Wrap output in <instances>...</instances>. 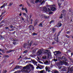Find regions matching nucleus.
I'll return each instance as SVG.
<instances>
[{"label":"nucleus","instance_id":"nucleus-1","mask_svg":"<svg viewBox=\"0 0 73 73\" xmlns=\"http://www.w3.org/2000/svg\"><path fill=\"white\" fill-rule=\"evenodd\" d=\"M30 68H31V69L34 70V67L32 65L30 64L29 65H27L26 66L24 67L22 69V72H25L26 73H29L30 70H31Z\"/></svg>","mask_w":73,"mask_h":73},{"label":"nucleus","instance_id":"nucleus-2","mask_svg":"<svg viewBox=\"0 0 73 73\" xmlns=\"http://www.w3.org/2000/svg\"><path fill=\"white\" fill-rule=\"evenodd\" d=\"M42 53H45V54H47L48 55H49V50H44L42 49H41L38 50L37 53V55L39 56L41 55Z\"/></svg>","mask_w":73,"mask_h":73},{"label":"nucleus","instance_id":"nucleus-3","mask_svg":"<svg viewBox=\"0 0 73 73\" xmlns=\"http://www.w3.org/2000/svg\"><path fill=\"white\" fill-rule=\"evenodd\" d=\"M33 41H31L29 44L27 43H25L23 45L24 48H28V47H30V46H31V45H32V44H33Z\"/></svg>","mask_w":73,"mask_h":73},{"label":"nucleus","instance_id":"nucleus-4","mask_svg":"<svg viewBox=\"0 0 73 73\" xmlns=\"http://www.w3.org/2000/svg\"><path fill=\"white\" fill-rule=\"evenodd\" d=\"M54 54L55 56H60V55L61 54V52L60 50L56 51L54 52Z\"/></svg>","mask_w":73,"mask_h":73},{"label":"nucleus","instance_id":"nucleus-5","mask_svg":"<svg viewBox=\"0 0 73 73\" xmlns=\"http://www.w3.org/2000/svg\"><path fill=\"white\" fill-rule=\"evenodd\" d=\"M36 3H40L41 5L45 3V1H43L42 0H36Z\"/></svg>","mask_w":73,"mask_h":73},{"label":"nucleus","instance_id":"nucleus-6","mask_svg":"<svg viewBox=\"0 0 73 73\" xmlns=\"http://www.w3.org/2000/svg\"><path fill=\"white\" fill-rule=\"evenodd\" d=\"M62 60L63 61V62H65L67 61V58H66V57L63 56L62 58Z\"/></svg>","mask_w":73,"mask_h":73},{"label":"nucleus","instance_id":"nucleus-7","mask_svg":"<svg viewBox=\"0 0 73 73\" xmlns=\"http://www.w3.org/2000/svg\"><path fill=\"white\" fill-rule=\"evenodd\" d=\"M29 28L30 29V31H31L32 29H33V30H34L35 29V28H34V27H33L32 25H31L29 27Z\"/></svg>","mask_w":73,"mask_h":73},{"label":"nucleus","instance_id":"nucleus-8","mask_svg":"<svg viewBox=\"0 0 73 73\" xmlns=\"http://www.w3.org/2000/svg\"><path fill=\"white\" fill-rule=\"evenodd\" d=\"M20 68H23L24 67H22V66H17L15 68H14V69L15 70L16 69H20Z\"/></svg>","mask_w":73,"mask_h":73},{"label":"nucleus","instance_id":"nucleus-9","mask_svg":"<svg viewBox=\"0 0 73 73\" xmlns=\"http://www.w3.org/2000/svg\"><path fill=\"white\" fill-rule=\"evenodd\" d=\"M69 73H72L73 72V66L71 67L70 70L68 71Z\"/></svg>","mask_w":73,"mask_h":73},{"label":"nucleus","instance_id":"nucleus-10","mask_svg":"<svg viewBox=\"0 0 73 73\" xmlns=\"http://www.w3.org/2000/svg\"><path fill=\"white\" fill-rule=\"evenodd\" d=\"M31 61H32V62H33V64H34V65H37V62H36V61H35L34 60L31 59Z\"/></svg>","mask_w":73,"mask_h":73},{"label":"nucleus","instance_id":"nucleus-11","mask_svg":"<svg viewBox=\"0 0 73 73\" xmlns=\"http://www.w3.org/2000/svg\"><path fill=\"white\" fill-rule=\"evenodd\" d=\"M61 70L62 71H66V68L65 67H62L61 68Z\"/></svg>","mask_w":73,"mask_h":73},{"label":"nucleus","instance_id":"nucleus-12","mask_svg":"<svg viewBox=\"0 0 73 73\" xmlns=\"http://www.w3.org/2000/svg\"><path fill=\"white\" fill-rule=\"evenodd\" d=\"M58 24L57 25V27H61V26L62 25V24L61 23H60L59 22L58 23Z\"/></svg>","mask_w":73,"mask_h":73},{"label":"nucleus","instance_id":"nucleus-13","mask_svg":"<svg viewBox=\"0 0 73 73\" xmlns=\"http://www.w3.org/2000/svg\"><path fill=\"white\" fill-rule=\"evenodd\" d=\"M44 64H45V65H49V61L46 60V61L44 62Z\"/></svg>","mask_w":73,"mask_h":73},{"label":"nucleus","instance_id":"nucleus-14","mask_svg":"<svg viewBox=\"0 0 73 73\" xmlns=\"http://www.w3.org/2000/svg\"><path fill=\"white\" fill-rule=\"evenodd\" d=\"M37 23H38V20H36L35 21L34 24V27H35L36 26V25L37 24Z\"/></svg>","mask_w":73,"mask_h":73},{"label":"nucleus","instance_id":"nucleus-15","mask_svg":"<svg viewBox=\"0 0 73 73\" xmlns=\"http://www.w3.org/2000/svg\"><path fill=\"white\" fill-rule=\"evenodd\" d=\"M5 36L3 35V36H2L1 35V38L0 39L1 40H3V39L5 38Z\"/></svg>","mask_w":73,"mask_h":73},{"label":"nucleus","instance_id":"nucleus-16","mask_svg":"<svg viewBox=\"0 0 73 73\" xmlns=\"http://www.w3.org/2000/svg\"><path fill=\"white\" fill-rule=\"evenodd\" d=\"M51 9L52 11H56V8H55V7H52L51 8Z\"/></svg>","mask_w":73,"mask_h":73},{"label":"nucleus","instance_id":"nucleus-17","mask_svg":"<svg viewBox=\"0 0 73 73\" xmlns=\"http://www.w3.org/2000/svg\"><path fill=\"white\" fill-rule=\"evenodd\" d=\"M44 23V21H43L38 25V26L39 27H43V26H42V23Z\"/></svg>","mask_w":73,"mask_h":73},{"label":"nucleus","instance_id":"nucleus-18","mask_svg":"<svg viewBox=\"0 0 73 73\" xmlns=\"http://www.w3.org/2000/svg\"><path fill=\"white\" fill-rule=\"evenodd\" d=\"M23 16H24L26 17H27V18H28V15H27L25 13H23Z\"/></svg>","mask_w":73,"mask_h":73},{"label":"nucleus","instance_id":"nucleus-19","mask_svg":"<svg viewBox=\"0 0 73 73\" xmlns=\"http://www.w3.org/2000/svg\"><path fill=\"white\" fill-rule=\"evenodd\" d=\"M43 10L44 11H45V12H47V11H48V9H47V8H46V7H44L43 8Z\"/></svg>","mask_w":73,"mask_h":73},{"label":"nucleus","instance_id":"nucleus-20","mask_svg":"<svg viewBox=\"0 0 73 73\" xmlns=\"http://www.w3.org/2000/svg\"><path fill=\"white\" fill-rule=\"evenodd\" d=\"M55 40H56V42H58V37H56V38H54Z\"/></svg>","mask_w":73,"mask_h":73},{"label":"nucleus","instance_id":"nucleus-21","mask_svg":"<svg viewBox=\"0 0 73 73\" xmlns=\"http://www.w3.org/2000/svg\"><path fill=\"white\" fill-rule=\"evenodd\" d=\"M36 50H37V48H34L33 50V53H35L36 51Z\"/></svg>","mask_w":73,"mask_h":73},{"label":"nucleus","instance_id":"nucleus-22","mask_svg":"<svg viewBox=\"0 0 73 73\" xmlns=\"http://www.w3.org/2000/svg\"><path fill=\"white\" fill-rule=\"evenodd\" d=\"M63 62L64 63L65 65H67V66H68V63H67V62H66V61L64 62Z\"/></svg>","mask_w":73,"mask_h":73},{"label":"nucleus","instance_id":"nucleus-23","mask_svg":"<svg viewBox=\"0 0 73 73\" xmlns=\"http://www.w3.org/2000/svg\"><path fill=\"white\" fill-rule=\"evenodd\" d=\"M0 51L2 52L3 53H5L4 52V50L3 49H1V48H0Z\"/></svg>","mask_w":73,"mask_h":73},{"label":"nucleus","instance_id":"nucleus-24","mask_svg":"<svg viewBox=\"0 0 73 73\" xmlns=\"http://www.w3.org/2000/svg\"><path fill=\"white\" fill-rule=\"evenodd\" d=\"M13 51H14V50H9L7 51V53H9L10 52H13Z\"/></svg>","mask_w":73,"mask_h":73},{"label":"nucleus","instance_id":"nucleus-25","mask_svg":"<svg viewBox=\"0 0 73 73\" xmlns=\"http://www.w3.org/2000/svg\"><path fill=\"white\" fill-rule=\"evenodd\" d=\"M66 11L65 10H62V13H66Z\"/></svg>","mask_w":73,"mask_h":73},{"label":"nucleus","instance_id":"nucleus-26","mask_svg":"<svg viewBox=\"0 0 73 73\" xmlns=\"http://www.w3.org/2000/svg\"><path fill=\"white\" fill-rule=\"evenodd\" d=\"M12 5H13V3L11 2L10 3L9 5L8 6H10V7H11V6H12Z\"/></svg>","mask_w":73,"mask_h":73},{"label":"nucleus","instance_id":"nucleus-27","mask_svg":"<svg viewBox=\"0 0 73 73\" xmlns=\"http://www.w3.org/2000/svg\"><path fill=\"white\" fill-rule=\"evenodd\" d=\"M52 31L53 33H54L55 32V31H56V29L55 28H53L52 29Z\"/></svg>","mask_w":73,"mask_h":73},{"label":"nucleus","instance_id":"nucleus-28","mask_svg":"<svg viewBox=\"0 0 73 73\" xmlns=\"http://www.w3.org/2000/svg\"><path fill=\"white\" fill-rule=\"evenodd\" d=\"M13 41H18V39L15 38L14 39H13Z\"/></svg>","mask_w":73,"mask_h":73},{"label":"nucleus","instance_id":"nucleus-29","mask_svg":"<svg viewBox=\"0 0 73 73\" xmlns=\"http://www.w3.org/2000/svg\"><path fill=\"white\" fill-rule=\"evenodd\" d=\"M5 13H6V11H5L3 12H2L1 13V15L2 16V15H3L4 14H5Z\"/></svg>","mask_w":73,"mask_h":73},{"label":"nucleus","instance_id":"nucleus-30","mask_svg":"<svg viewBox=\"0 0 73 73\" xmlns=\"http://www.w3.org/2000/svg\"><path fill=\"white\" fill-rule=\"evenodd\" d=\"M17 44H19V43H18L17 42H13V44L14 45H16Z\"/></svg>","mask_w":73,"mask_h":73},{"label":"nucleus","instance_id":"nucleus-31","mask_svg":"<svg viewBox=\"0 0 73 73\" xmlns=\"http://www.w3.org/2000/svg\"><path fill=\"white\" fill-rule=\"evenodd\" d=\"M44 17L46 19H48V18H49V17H47L46 16H45Z\"/></svg>","mask_w":73,"mask_h":73},{"label":"nucleus","instance_id":"nucleus-32","mask_svg":"<svg viewBox=\"0 0 73 73\" xmlns=\"http://www.w3.org/2000/svg\"><path fill=\"white\" fill-rule=\"evenodd\" d=\"M49 68V67L48 66H46L45 68L46 70V71L48 70V68Z\"/></svg>","mask_w":73,"mask_h":73},{"label":"nucleus","instance_id":"nucleus-33","mask_svg":"<svg viewBox=\"0 0 73 73\" xmlns=\"http://www.w3.org/2000/svg\"><path fill=\"white\" fill-rule=\"evenodd\" d=\"M61 31H59V32L58 33V36H57V37H58V36H59L60 35V34L61 33Z\"/></svg>","mask_w":73,"mask_h":73},{"label":"nucleus","instance_id":"nucleus-34","mask_svg":"<svg viewBox=\"0 0 73 73\" xmlns=\"http://www.w3.org/2000/svg\"><path fill=\"white\" fill-rule=\"evenodd\" d=\"M27 5H28V6H29V7L31 6V5H30V4H29V3H28V2H27Z\"/></svg>","mask_w":73,"mask_h":73},{"label":"nucleus","instance_id":"nucleus-35","mask_svg":"<svg viewBox=\"0 0 73 73\" xmlns=\"http://www.w3.org/2000/svg\"><path fill=\"white\" fill-rule=\"evenodd\" d=\"M25 11L26 12V13H27L28 12V10H27V8L25 7Z\"/></svg>","mask_w":73,"mask_h":73},{"label":"nucleus","instance_id":"nucleus-36","mask_svg":"<svg viewBox=\"0 0 73 73\" xmlns=\"http://www.w3.org/2000/svg\"><path fill=\"white\" fill-rule=\"evenodd\" d=\"M4 20L2 21H1V22L0 23V25L1 24H4Z\"/></svg>","mask_w":73,"mask_h":73},{"label":"nucleus","instance_id":"nucleus-37","mask_svg":"<svg viewBox=\"0 0 73 73\" xmlns=\"http://www.w3.org/2000/svg\"><path fill=\"white\" fill-rule=\"evenodd\" d=\"M52 23H54V21L53 20H52L51 21H50V24H52Z\"/></svg>","mask_w":73,"mask_h":73},{"label":"nucleus","instance_id":"nucleus-38","mask_svg":"<svg viewBox=\"0 0 73 73\" xmlns=\"http://www.w3.org/2000/svg\"><path fill=\"white\" fill-rule=\"evenodd\" d=\"M5 3L1 7V8H3V7H4V6H5Z\"/></svg>","mask_w":73,"mask_h":73},{"label":"nucleus","instance_id":"nucleus-39","mask_svg":"<svg viewBox=\"0 0 73 73\" xmlns=\"http://www.w3.org/2000/svg\"><path fill=\"white\" fill-rule=\"evenodd\" d=\"M54 73H59V72H58L57 71H55L54 72Z\"/></svg>","mask_w":73,"mask_h":73},{"label":"nucleus","instance_id":"nucleus-40","mask_svg":"<svg viewBox=\"0 0 73 73\" xmlns=\"http://www.w3.org/2000/svg\"><path fill=\"white\" fill-rule=\"evenodd\" d=\"M37 35V33H33V36H34L35 35Z\"/></svg>","mask_w":73,"mask_h":73},{"label":"nucleus","instance_id":"nucleus-41","mask_svg":"<svg viewBox=\"0 0 73 73\" xmlns=\"http://www.w3.org/2000/svg\"><path fill=\"white\" fill-rule=\"evenodd\" d=\"M7 72V71L6 70H4L3 72V73H6Z\"/></svg>","mask_w":73,"mask_h":73},{"label":"nucleus","instance_id":"nucleus-42","mask_svg":"<svg viewBox=\"0 0 73 73\" xmlns=\"http://www.w3.org/2000/svg\"><path fill=\"white\" fill-rule=\"evenodd\" d=\"M31 2L33 4H35V1L33 0H32Z\"/></svg>","mask_w":73,"mask_h":73},{"label":"nucleus","instance_id":"nucleus-43","mask_svg":"<svg viewBox=\"0 0 73 73\" xmlns=\"http://www.w3.org/2000/svg\"><path fill=\"white\" fill-rule=\"evenodd\" d=\"M44 70H41L40 71V73H44Z\"/></svg>","mask_w":73,"mask_h":73},{"label":"nucleus","instance_id":"nucleus-44","mask_svg":"<svg viewBox=\"0 0 73 73\" xmlns=\"http://www.w3.org/2000/svg\"><path fill=\"white\" fill-rule=\"evenodd\" d=\"M51 10L49 8H48V10H47V12H50L51 11Z\"/></svg>","mask_w":73,"mask_h":73},{"label":"nucleus","instance_id":"nucleus-45","mask_svg":"<svg viewBox=\"0 0 73 73\" xmlns=\"http://www.w3.org/2000/svg\"><path fill=\"white\" fill-rule=\"evenodd\" d=\"M5 57H9V56L8 55H5L4 56Z\"/></svg>","mask_w":73,"mask_h":73},{"label":"nucleus","instance_id":"nucleus-46","mask_svg":"<svg viewBox=\"0 0 73 73\" xmlns=\"http://www.w3.org/2000/svg\"><path fill=\"white\" fill-rule=\"evenodd\" d=\"M66 37H67V38H69V36L68 35H65Z\"/></svg>","mask_w":73,"mask_h":73},{"label":"nucleus","instance_id":"nucleus-47","mask_svg":"<svg viewBox=\"0 0 73 73\" xmlns=\"http://www.w3.org/2000/svg\"><path fill=\"white\" fill-rule=\"evenodd\" d=\"M13 27V25H11L10 26V28H12Z\"/></svg>","mask_w":73,"mask_h":73},{"label":"nucleus","instance_id":"nucleus-48","mask_svg":"<svg viewBox=\"0 0 73 73\" xmlns=\"http://www.w3.org/2000/svg\"><path fill=\"white\" fill-rule=\"evenodd\" d=\"M61 17H60L59 18L60 19H62V14H61Z\"/></svg>","mask_w":73,"mask_h":73},{"label":"nucleus","instance_id":"nucleus-49","mask_svg":"<svg viewBox=\"0 0 73 73\" xmlns=\"http://www.w3.org/2000/svg\"><path fill=\"white\" fill-rule=\"evenodd\" d=\"M52 13H53V12L52 11H50L49 13V14L50 15H51V14H52Z\"/></svg>","mask_w":73,"mask_h":73},{"label":"nucleus","instance_id":"nucleus-50","mask_svg":"<svg viewBox=\"0 0 73 73\" xmlns=\"http://www.w3.org/2000/svg\"><path fill=\"white\" fill-rule=\"evenodd\" d=\"M32 14H31L29 16V19H31V17H32Z\"/></svg>","mask_w":73,"mask_h":73},{"label":"nucleus","instance_id":"nucleus-51","mask_svg":"<svg viewBox=\"0 0 73 73\" xmlns=\"http://www.w3.org/2000/svg\"><path fill=\"white\" fill-rule=\"evenodd\" d=\"M27 52L28 51L27 50H26L23 52V53H27Z\"/></svg>","mask_w":73,"mask_h":73},{"label":"nucleus","instance_id":"nucleus-52","mask_svg":"<svg viewBox=\"0 0 73 73\" xmlns=\"http://www.w3.org/2000/svg\"><path fill=\"white\" fill-rule=\"evenodd\" d=\"M23 7L24 6H23V7L22 8V11H24V10H25V8H24Z\"/></svg>","mask_w":73,"mask_h":73},{"label":"nucleus","instance_id":"nucleus-53","mask_svg":"<svg viewBox=\"0 0 73 73\" xmlns=\"http://www.w3.org/2000/svg\"><path fill=\"white\" fill-rule=\"evenodd\" d=\"M62 67H61V66H59V67H58V68L59 69H61V68H62Z\"/></svg>","mask_w":73,"mask_h":73},{"label":"nucleus","instance_id":"nucleus-54","mask_svg":"<svg viewBox=\"0 0 73 73\" xmlns=\"http://www.w3.org/2000/svg\"><path fill=\"white\" fill-rule=\"evenodd\" d=\"M66 33H70V31H67Z\"/></svg>","mask_w":73,"mask_h":73},{"label":"nucleus","instance_id":"nucleus-55","mask_svg":"<svg viewBox=\"0 0 73 73\" xmlns=\"http://www.w3.org/2000/svg\"><path fill=\"white\" fill-rule=\"evenodd\" d=\"M58 6H61V4L59 3H58Z\"/></svg>","mask_w":73,"mask_h":73},{"label":"nucleus","instance_id":"nucleus-56","mask_svg":"<svg viewBox=\"0 0 73 73\" xmlns=\"http://www.w3.org/2000/svg\"><path fill=\"white\" fill-rule=\"evenodd\" d=\"M54 61H57V59H54Z\"/></svg>","mask_w":73,"mask_h":73},{"label":"nucleus","instance_id":"nucleus-57","mask_svg":"<svg viewBox=\"0 0 73 73\" xmlns=\"http://www.w3.org/2000/svg\"><path fill=\"white\" fill-rule=\"evenodd\" d=\"M5 28L6 29H9V28H8V27H5Z\"/></svg>","mask_w":73,"mask_h":73},{"label":"nucleus","instance_id":"nucleus-58","mask_svg":"<svg viewBox=\"0 0 73 73\" xmlns=\"http://www.w3.org/2000/svg\"><path fill=\"white\" fill-rule=\"evenodd\" d=\"M39 68L40 69H43V67L41 68V67H40V66H39Z\"/></svg>","mask_w":73,"mask_h":73},{"label":"nucleus","instance_id":"nucleus-59","mask_svg":"<svg viewBox=\"0 0 73 73\" xmlns=\"http://www.w3.org/2000/svg\"><path fill=\"white\" fill-rule=\"evenodd\" d=\"M40 66L41 67V68H44V66Z\"/></svg>","mask_w":73,"mask_h":73},{"label":"nucleus","instance_id":"nucleus-60","mask_svg":"<svg viewBox=\"0 0 73 73\" xmlns=\"http://www.w3.org/2000/svg\"><path fill=\"white\" fill-rule=\"evenodd\" d=\"M15 30V29L13 28L11 30V31H14Z\"/></svg>","mask_w":73,"mask_h":73},{"label":"nucleus","instance_id":"nucleus-61","mask_svg":"<svg viewBox=\"0 0 73 73\" xmlns=\"http://www.w3.org/2000/svg\"><path fill=\"white\" fill-rule=\"evenodd\" d=\"M22 13H20L19 14V16H21V15H22Z\"/></svg>","mask_w":73,"mask_h":73},{"label":"nucleus","instance_id":"nucleus-62","mask_svg":"<svg viewBox=\"0 0 73 73\" xmlns=\"http://www.w3.org/2000/svg\"><path fill=\"white\" fill-rule=\"evenodd\" d=\"M55 44V42H53L52 43V45H53V44Z\"/></svg>","mask_w":73,"mask_h":73},{"label":"nucleus","instance_id":"nucleus-63","mask_svg":"<svg viewBox=\"0 0 73 73\" xmlns=\"http://www.w3.org/2000/svg\"><path fill=\"white\" fill-rule=\"evenodd\" d=\"M22 6H23V4H21L19 5V7H22Z\"/></svg>","mask_w":73,"mask_h":73},{"label":"nucleus","instance_id":"nucleus-64","mask_svg":"<svg viewBox=\"0 0 73 73\" xmlns=\"http://www.w3.org/2000/svg\"><path fill=\"white\" fill-rule=\"evenodd\" d=\"M21 17V19L22 20H24V18H23V17Z\"/></svg>","mask_w":73,"mask_h":73}]
</instances>
